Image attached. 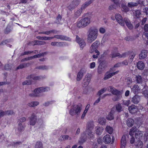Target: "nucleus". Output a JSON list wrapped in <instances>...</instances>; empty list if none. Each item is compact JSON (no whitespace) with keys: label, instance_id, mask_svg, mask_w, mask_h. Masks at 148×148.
Returning <instances> with one entry per match:
<instances>
[{"label":"nucleus","instance_id":"nucleus-1","mask_svg":"<svg viewBox=\"0 0 148 148\" xmlns=\"http://www.w3.org/2000/svg\"><path fill=\"white\" fill-rule=\"evenodd\" d=\"M93 121L88 122L86 125V131L83 133L82 136H83L81 137L79 141V143L80 144L84 143L86 140V137H88L90 139L93 138L94 135L92 134V131L93 129L94 125Z\"/></svg>","mask_w":148,"mask_h":148},{"label":"nucleus","instance_id":"nucleus-2","mask_svg":"<svg viewBox=\"0 0 148 148\" xmlns=\"http://www.w3.org/2000/svg\"><path fill=\"white\" fill-rule=\"evenodd\" d=\"M79 19L76 23L77 27L79 28H82L88 25L90 22V18L88 17H85L79 20Z\"/></svg>","mask_w":148,"mask_h":148},{"label":"nucleus","instance_id":"nucleus-3","mask_svg":"<svg viewBox=\"0 0 148 148\" xmlns=\"http://www.w3.org/2000/svg\"><path fill=\"white\" fill-rule=\"evenodd\" d=\"M88 32L87 39L88 42L91 43L96 39L98 36V30L95 28H90Z\"/></svg>","mask_w":148,"mask_h":148},{"label":"nucleus","instance_id":"nucleus-4","mask_svg":"<svg viewBox=\"0 0 148 148\" xmlns=\"http://www.w3.org/2000/svg\"><path fill=\"white\" fill-rule=\"evenodd\" d=\"M50 88L47 87H40L34 90V93L29 94L30 97H38L40 96V93L49 90Z\"/></svg>","mask_w":148,"mask_h":148},{"label":"nucleus","instance_id":"nucleus-5","mask_svg":"<svg viewBox=\"0 0 148 148\" xmlns=\"http://www.w3.org/2000/svg\"><path fill=\"white\" fill-rule=\"evenodd\" d=\"M81 106L79 105H74L72 106L71 108L69 111V113L70 115L73 116L75 115H78L81 110Z\"/></svg>","mask_w":148,"mask_h":148},{"label":"nucleus","instance_id":"nucleus-6","mask_svg":"<svg viewBox=\"0 0 148 148\" xmlns=\"http://www.w3.org/2000/svg\"><path fill=\"white\" fill-rule=\"evenodd\" d=\"M108 91L110 92L113 94L115 95L112 99L114 101H116L118 100L119 96V95L120 94V91L118 90L112 86H110Z\"/></svg>","mask_w":148,"mask_h":148},{"label":"nucleus","instance_id":"nucleus-7","mask_svg":"<svg viewBox=\"0 0 148 148\" xmlns=\"http://www.w3.org/2000/svg\"><path fill=\"white\" fill-rule=\"evenodd\" d=\"M81 0H73L67 8L69 10L71 11L77 7L80 3Z\"/></svg>","mask_w":148,"mask_h":148},{"label":"nucleus","instance_id":"nucleus-8","mask_svg":"<svg viewBox=\"0 0 148 148\" xmlns=\"http://www.w3.org/2000/svg\"><path fill=\"white\" fill-rule=\"evenodd\" d=\"M29 124L30 125L34 126L36 124L37 121V117L34 113L32 114L30 117H29Z\"/></svg>","mask_w":148,"mask_h":148},{"label":"nucleus","instance_id":"nucleus-9","mask_svg":"<svg viewBox=\"0 0 148 148\" xmlns=\"http://www.w3.org/2000/svg\"><path fill=\"white\" fill-rule=\"evenodd\" d=\"M114 138L113 136L112 140L110 135L109 134H106L104 136L103 138V140L106 144H109L111 142V141L112 143H113L114 141Z\"/></svg>","mask_w":148,"mask_h":148},{"label":"nucleus","instance_id":"nucleus-10","mask_svg":"<svg viewBox=\"0 0 148 148\" xmlns=\"http://www.w3.org/2000/svg\"><path fill=\"white\" fill-rule=\"evenodd\" d=\"M76 40L80 47V49L82 50L86 45L84 40L79 38L77 35L76 36Z\"/></svg>","mask_w":148,"mask_h":148},{"label":"nucleus","instance_id":"nucleus-11","mask_svg":"<svg viewBox=\"0 0 148 148\" xmlns=\"http://www.w3.org/2000/svg\"><path fill=\"white\" fill-rule=\"evenodd\" d=\"M99 42L96 40L93 43L90 47L89 52L90 53H93L94 52L95 50L97 49L99 45Z\"/></svg>","mask_w":148,"mask_h":148},{"label":"nucleus","instance_id":"nucleus-12","mask_svg":"<svg viewBox=\"0 0 148 148\" xmlns=\"http://www.w3.org/2000/svg\"><path fill=\"white\" fill-rule=\"evenodd\" d=\"M115 109L114 108H112L111 111L106 117L107 119L108 120H111L114 119V114L115 112Z\"/></svg>","mask_w":148,"mask_h":148},{"label":"nucleus","instance_id":"nucleus-13","mask_svg":"<svg viewBox=\"0 0 148 148\" xmlns=\"http://www.w3.org/2000/svg\"><path fill=\"white\" fill-rule=\"evenodd\" d=\"M128 110L132 114H134L137 112L138 110L137 107L133 105L129 106Z\"/></svg>","mask_w":148,"mask_h":148},{"label":"nucleus","instance_id":"nucleus-14","mask_svg":"<svg viewBox=\"0 0 148 148\" xmlns=\"http://www.w3.org/2000/svg\"><path fill=\"white\" fill-rule=\"evenodd\" d=\"M58 32V31L56 30L53 29L47 31H46L39 32L38 33L39 34H45L47 35H49L51 33H53L54 34H57Z\"/></svg>","mask_w":148,"mask_h":148},{"label":"nucleus","instance_id":"nucleus-15","mask_svg":"<svg viewBox=\"0 0 148 148\" xmlns=\"http://www.w3.org/2000/svg\"><path fill=\"white\" fill-rule=\"evenodd\" d=\"M14 113V112L13 111L11 110H8L5 111V112L3 111L2 110H0V119L5 114H7L8 115L12 114Z\"/></svg>","mask_w":148,"mask_h":148},{"label":"nucleus","instance_id":"nucleus-16","mask_svg":"<svg viewBox=\"0 0 148 148\" xmlns=\"http://www.w3.org/2000/svg\"><path fill=\"white\" fill-rule=\"evenodd\" d=\"M148 51L146 50H142L139 55V58L140 59H143L147 56Z\"/></svg>","mask_w":148,"mask_h":148},{"label":"nucleus","instance_id":"nucleus-17","mask_svg":"<svg viewBox=\"0 0 148 148\" xmlns=\"http://www.w3.org/2000/svg\"><path fill=\"white\" fill-rule=\"evenodd\" d=\"M91 75L90 74H88L87 76V79H85L84 80V84H83V87H85L87 86L89 84L90 82V80L91 78Z\"/></svg>","mask_w":148,"mask_h":148},{"label":"nucleus","instance_id":"nucleus-18","mask_svg":"<svg viewBox=\"0 0 148 148\" xmlns=\"http://www.w3.org/2000/svg\"><path fill=\"white\" fill-rule=\"evenodd\" d=\"M118 72V71H116L112 73H110L109 72H107L106 73V76L104 77L103 79L104 80L107 79L115 74H117Z\"/></svg>","mask_w":148,"mask_h":148},{"label":"nucleus","instance_id":"nucleus-19","mask_svg":"<svg viewBox=\"0 0 148 148\" xmlns=\"http://www.w3.org/2000/svg\"><path fill=\"white\" fill-rule=\"evenodd\" d=\"M42 78V77L40 76H34V75L31 74L27 76L26 78L30 79H32L33 80H40Z\"/></svg>","mask_w":148,"mask_h":148},{"label":"nucleus","instance_id":"nucleus-20","mask_svg":"<svg viewBox=\"0 0 148 148\" xmlns=\"http://www.w3.org/2000/svg\"><path fill=\"white\" fill-rule=\"evenodd\" d=\"M94 0H90V1L86 2L85 3L83 4L81 7V9L82 10L85 9L90 4L92 3Z\"/></svg>","mask_w":148,"mask_h":148},{"label":"nucleus","instance_id":"nucleus-21","mask_svg":"<svg viewBox=\"0 0 148 148\" xmlns=\"http://www.w3.org/2000/svg\"><path fill=\"white\" fill-rule=\"evenodd\" d=\"M138 68L140 70H143L145 67V66L144 63L142 61H139L137 64Z\"/></svg>","mask_w":148,"mask_h":148},{"label":"nucleus","instance_id":"nucleus-22","mask_svg":"<svg viewBox=\"0 0 148 148\" xmlns=\"http://www.w3.org/2000/svg\"><path fill=\"white\" fill-rule=\"evenodd\" d=\"M83 75V70L81 69L78 73L77 75L76 80L79 81L82 78Z\"/></svg>","mask_w":148,"mask_h":148},{"label":"nucleus","instance_id":"nucleus-23","mask_svg":"<svg viewBox=\"0 0 148 148\" xmlns=\"http://www.w3.org/2000/svg\"><path fill=\"white\" fill-rule=\"evenodd\" d=\"M51 38L52 39L56 38L58 39H60L62 40H66V37L61 35H55L53 36H51Z\"/></svg>","mask_w":148,"mask_h":148},{"label":"nucleus","instance_id":"nucleus-24","mask_svg":"<svg viewBox=\"0 0 148 148\" xmlns=\"http://www.w3.org/2000/svg\"><path fill=\"white\" fill-rule=\"evenodd\" d=\"M124 21L126 25L129 29H133V26L128 19L127 18H125L124 19Z\"/></svg>","mask_w":148,"mask_h":148},{"label":"nucleus","instance_id":"nucleus-25","mask_svg":"<svg viewBox=\"0 0 148 148\" xmlns=\"http://www.w3.org/2000/svg\"><path fill=\"white\" fill-rule=\"evenodd\" d=\"M126 143V136L124 135L122 136L121 140V148L124 147Z\"/></svg>","mask_w":148,"mask_h":148},{"label":"nucleus","instance_id":"nucleus-26","mask_svg":"<svg viewBox=\"0 0 148 148\" xmlns=\"http://www.w3.org/2000/svg\"><path fill=\"white\" fill-rule=\"evenodd\" d=\"M140 101V98L138 95H135L133 97L132 99V101L135 104H137Z\"/></svg>","mask_w":148,"mask_h":148},{"label":"nucleus","instance_id":"nucleus-27","mask_svg":"<svg viewBox=\"0 0 148 148\" xmlns=\"http://www.w3.org/2000/svg\"><path fill=\"white\" fill-rule=\"evenodd\" d=\"M30 64L29 63H24L20 64L18 66L16 67V69H23L24 67L29 66Z\"/></svg>","mask_w":148,"mask_h":148},{"label":"nucleus","instance_id":"nucleus-28","mask_svg":"<svg viewBox=\"0 0 148 148\" xmlns=\"http://www.w3.org/2000/svg\"><path fill=\"white\" fill-rule=\"evenodd\" d=\"M138 131L137 129V128L135 127H133L130 130L129 134L132 136L134 135V134L136 133H137Z\"/></svg>","mask_w":148,"mask_h":148},{"label":"nucleus","instance_id":"nucleus-29","mask_svg":"<svg viewBox=\"0 0 148 148\" xmlns=\"http://www.w3.org/2000/svg\"><path fill=\"white\" fill-rule=\"evenodd\" d=\"M51 45L54 46H57L60 47L63 46L62 42H52L51 43Z\"/></svg>","mask_w":148,"mask_h":148},{"label":"nucleus","instance_id":"nucleus-30","mask_svg":"<svg viewBox=\"0 0 148 148\" xmlns=\"http://www.w3.org/2000/svg\"><path fill=\"white\" fill-rule=\"evenodd\" d=\"M70 140L71 138L69 137V136L68 135H64L61 136L59 138V140L60 141H62L63 140H67L69 139Z\"/></svg>","mask_w":148,"mask_h":148},{"label":"nucleus","instance_id":"nucleus-31","mask_svg":"<svg viewBox=\"0 0 148 148\" xmlns=\"http://www.w3.org/2000/svg\"><path fill=\"white\" fill-rule=\"evenodd\" d=\"M43 55L44 54L43 53H39L38 54H36L33 56L28 57V60H30L33 58H40L41 56H43Z\"/></svg>","mask_w":148,"mask_h":148},{"label":"nucleus","instance_id":"nucleus-32","mask_svg":"<svg viewBox=\"0 0 148 148\" xmlns=\"http://www.w3.org/2000/svg\"><path fill=\"white\" fill-rule=\"evenodd\" d=\"M131 89L132 91L134 93L138 92L140 90V88L138 86L136 85L134 86Z\"/></svg>","mask_w":148,"mask_h":148},{"label":"nucleus","instance_id":"nucleus-33","mask_svg":"<svg viewBox=\"0 0 148 148\" xmlns=\"http://www.w3.org/2000/svg\"><path fill=\"white\" fill-rule=\"evenodd\" d=\"M98 122L100 124L104 125L106 124V119L104 117H101L98 119Z\"/></svg>","mask_w":148,"mask_h":148},{"label":"nucleus","instance_id":"nucleus-34","mask_svg":"<svg viewBox=\"0 0 148 148\" xmlns=\"http://www.w3.org/2000/svg\"><path fill=\"white\" fill-rule=\"evenodd\" d=\"M134 123V121L132 119H129L127 121V124L129 127H132Z\"/></svg>","mask_w":148,"mask_h":148},{"label":"nucleus","instance_id":"nucleus-35","mask_svg":"<svg viewBox=\"0 0 148 148\" xmlns=\"http://www.w3.org/2000/svg\"><path fill=\"white\" fill-rule=\"evenodd\" d=\"M143 135V134L142 132L138 131L137 133H136L135 137L136 138H138L139 139L142 137Z\"/></svg>","mask_w":148,"mask_h":148},{"label":"nucleus","instance_id":"nucleus-36","mask_svg":"<svg viewBox=\"0 0 148 148\" xmlns=\"http://www.w3.org/2000/svg\"><path fill=\"white\" fill-rule=\"evenodd\" d=\"M18 130L19 132H21L23 131L25 127V125H23L21 123H19L18 124Z\"/></svg>","mask_w":148,"mask_h":148},{"label":"nucleus","instance_id":"nucleus-37","mask_svg":"<svg viewBox=\"0 0 148 148\" xmlns=\"http://www.w3.org/2000/svg\"><path fill=\"white\" fill-rule=\"evenodd\" d=\"M62 18V16L60 15V14H58L56 18V21L55 23L57 24H62V23L61 22V21Z\"/></svg>","mask_w":148,"mask_h":148},{"label":"nucleus","instance_id":"nucleus-38","mask_svg":"<svg viewBox=\"0 0 148 148\" xmlns=\"http://www.w3.org/2000/svg\"><path fill=\"white\" fill-rule=\"evenodd\" d=\"M103 129V128L102 127H99L97 128L96 130V132L97 134L99 135H101Z\"/></svg>","mask_w":148,"mask_h":148},{"label":"nucleus","instance_id":"nucleus-39","mask_svg":"<svg viewBox=\"0 0 148 148\" xmlns=\"http://www.w3.org/2000/svg\"><path fill=\"white\" fill-rule=\"evenodd\" d=\"M107 90V88H103L101 89L98 92L97 95L99 97H100L101 95L105 92Z\"/></svg>","mask_w":148,"mask_h":148},{"label":"nucleus","instance_id":"nucleus-40","mask_svg":"<svg viewBox=\"0 0 148 148\" xmlns=\"http://www.w3.org/2000/svg\"><path fill=\"white\" fill-rule=\"evenodd\" d=\"M39 102L38 101H33L28 103V106L30 107H34L39 104Z\"/></svg>","mask_w":148,"mask_h":148},{"label":"nucleus","instance_id":"nucleus-41","mask_svg":"<svg viewBox=\"0 0 148 148\" xmlns=\"http://www.w3.org/2000/svg\"><path fill=\"white\" fill-rule=\"evenodd\" d=\"M106 131L109 134H111L113 132V128L109 126H107L106 128Z\"/></svg>","mask_w":148,"mask_h":148},{"label":"nucleus","instance_id":"nucleus-42","mask_svg":"<svg viewBox=\"0 0 148 148\" xmlns=\"http://www.w3.org/2000/svg\"><path fill=\"white\" fill-rule=\"evenodd\" d=\"M43 145L42 143L40 141H38L36 143L35 145V148H42Z\"/></svg>","mask_w":148,"mask_h":148},{"label":"nucleus","instance_id":"nucleus-43","mask_svg":"<svg viewBox=\"0 0 148 148\" xmlns=\"http://www.w3.org/2000/svg\"><path fill=\"white\" fill-rule=\"evenodd\" d=\"M135 145L137 147L141 148L143 147V144L142 141L139 140H138L137 142L136 143Z\"/></svg>","mask_w":148,"mask_h":148},{"label":"nucleus","instance_id":"nucleus-44","mask_svg":"<svg viewBox=\"0 0 148 148\" xmlns=\"http://www.w3.org/2000/svg\"><path fill=\"white\" fill-rule=\"evenodd\" d=\"M143 93L145 97H148V89L147 88V87H145L142 90Z\"/></svg>","mask_w":148,"mask_h":148},{"label":"nucleus","instance_id":"nucleus-45","mask_svg":"<svg viewBox=\"0 0 148 148\" xmlns=\"http://www.w3.org/2000/svg\"><path fill=\"white\" fill-rule=\"evenodd\" d=\"M138 4V2H131L129 3L128 4V6L130 8H133L137 6Z\"/></svg>","mask_w":148,"mask_h":148},{"label":"nucleus","instance_id":"nucleus-46","mask_svg":"<svg viewBox=\"0 0 148 148\" xmlns=\"http://www.w3.org/2000/svg\"><path fill=\"white\" fill-rule=\"evenodd\" d=\"M82 10L81 9L77 10L74 14L75 17L76 18H77L82 13Z\"/></svg>","mask_w":148,"mask_h":148},{"label":"nucleus","instance_id":"nucleus-47","mask_svg":"<svg viewBox=\"0 0 148 148\" xmlns=\"http://www.w3.org/2000/svg\"><path fill=\"white\" fill-rule=\"evenodd\" d=\"M120 54L119 53H116L114 52H112L111 54L110 55V57L112 58H114L116 57L119 56Z\"/></svg>","mask_w":148,"mask_h":148},{"label":"nucleus","instance_id":"nucleus-48","mask_svg":"<svg viewBox=\"0 0 148 148\" xmlns=\"http://www.w3.org/2000/svg\"><path fill=\"white\" fill-rule=\"evenodd\" d=\"M48 67L45 65L40 66L37 67L36 69L42 70H47L48 69Z\"/></svg>","mask_w":148,"mask_h":148},{"label":"nucleus","instance_id":"nucleus-49","mask_svg":"<svg viewBox=\"0 0 148 148\" xmlns=\"http://www.w3.org/2000/svg\"><path fill=\"white\" fill-rule=\"evenodd\" d=\"M134 16L136 18H138L141 14V13L140 10H137L135 11L134 12Z\"/></svg>","mask_w":148,"mask_h":148},{"label":"nucleus","instance_id":"nucleus-50","mask_svg":"<svg viewBox=\"0 0 148 148\" xmlns=\"http://www.w3.org/2000/svg\"><path fill=\"white\" fill-rule=\"evenodd\" d=\"M115 18L116 21L119 24H120V14H116L115 15Z\"/></svg>","mask_w":148,"mask_h":148},{"label":"nucleus","instance_id":"nucleus-51","mask_svg":"<svg viewBox=\"0 0 148 148\" xmlns=\"http://www.w3.org/2000/svg\"><path fill=\"white\" fill-rule=\"evenodd\" d=\"M103 70L102 68V66L101 64H100L98 66V68L97 71L99 73H101L103 71Z\"/></svg>","mask_w":148,"mask_h":148},{"label":"nucleus","instance_id":"nucleus-52","mask_svg":"<svg viewBox=\"0 0 148 148\" xmlns=\"http://www.w3.org/2000/svg\"><path fill=\"white\" fill-rule=\"evenodd\" d=\"M136 80L138 83H141L142 81V79L141 76L138 75L136 77Z\"/></svg>","mask_w":148,"mask_h":148},{"label":"nucleus","instance_id":"nucleus-53","mask_svg":"<svg viewBox=\"0 0 148 148\" xmlns=\"http://www.w3.org/2000/svg\"><path fill=\"white\" fill-rule=\"evenodd\" d=\"M122 6L125 12H127L129 11L130 9L129 8L125 5L122 4Z\"/></svg>","mask_w":148,"mask_h":148},{"label":"nucleus","instance_id":"nucleus-54","mask_svg":"<svg viewBox=\"0 0 148 148\" xmlns=\"http://www.w3.org/2000/svg\"><path fill=\"white\" fill-rule=\"evenodd\" d=\"M122 6L125 12H127L129 11L130 9L129 8L125 5L122 4Z\"/></svg>","mask_w":148,"mask_h":148},{"label":"nucleus","instance_id":"nucleus-55","mask_svg":"<svg viewBox=\"0 0 148 148\" xmlns=\"http://www.w3.org/2000/svg\"><path fill=\"white\" fill-rule=\"evenodd\" d=\"M33 53H34V51H25L21 54V55L24 56L26 55H28Z\"/></svg>","mask_w":148,"mask_h":148},{"label":"nucleus","instance_id":"nucleus-56","mask_svg":"<svg viewBox=\"0 0 148 148\" xmlns=\"http://www.w3.org/2000/svg\"><path fill=\"white\" fill-rule=\"evenodd\" d=\"M26 118L25 117H23L20 119H18V122L19 123H21L22 122H23L25 121Z\"/></svg>","mask_w":148,"mask_h":148},{"label":"nucleus","instance_id":"nucleus-57","mask_svg":"<svg viewBox=\"0 0 148 148\" xmlns=\"http://www.w3.org/2000/svg\"><path fill=\"white\" fill-rule=\"evenodd\" d=\"M32 83V81L30 80H26L23 82L22 84L23 85H29L31 84Z\"/></svg>","mask_w":148,"mask_h":148},{"label":"nucleus","instance_id":"nucleus-58","mask_svg":"<svg viewBox=\"0 0 148 148\" xmlns=\"http://www.w3.org/2000/svg\"><path fill=\"white\" fill-rule=\"evenodd\" d=\"M11 31V29L9 27L7 26L4 31V33L5 34H8Z\"/></svg>","mask_w":148,"mask_h":148},{"label":"nucleus","instance_id":"nucleus-59","mask_svg":"<svg viewBox=\"0 0 148 148\" xmlns=\"http://www.w3.org/2000/svg\"><path fill=\"white\" fill-rule=\"evenodd\" d=\"M116 110L118 112H120V104L119 103L118 104L116 105Z\"/></svg>","mask_w":148,"mask_h":148},{"label":"nucleus","instance_id":"nucleus-60","mask_svg":"<svg viewBox=\"0 0 148 148\" xmlns=\"http://www.w3.org/2000/svg\"><path fill=\"white\" fill-rule=\"evenodd\" d=\"M123 104L126 106H128L130 104L129 100H125L123 101Z\"/></svg>","mask_w":148,"mask_h":148},{"label":"nucleus","instance_id":"nucleus-61","mask_svg":"<svg viewBox=\"0 0 148 148\" xmlns=\"http://www.w3.org/2000/svg\"><path fill=\"white\" fill-rule=\"evenodd\" d=\"M52 39L51 37L42 36V40H49Z\"/></svg>","mask_w":148,"mask_h":148},{"label":"nucleus","instance_id":"nucleus-62","mask_svg":"<svg viewBox=\"0 0 148 148\" xmlns=\"http://www.w3.org/2000/svg\"><path fill=\"white\" fill-rule=\"evenodd\" d=\"M129 55L128 53H124L121 55V58H124L127 56Z\"/></svg>","mask_w":148,"mask_h":148},{"label":"nucleus","instance_id":"nucleus-63","mask_svg":"<svg viewBox=\"0 0 148 148\" xmlns=\"http://www.w3.org/2000/svg\"><path fill=\"white\" fill-rule=\"evenodd\" d=\"M99 32L101 34L104 33L105 32L106 30L103 27H101L99 29Z\"/></svg>","mask_w":148,"mask_h":148},{"label":"nucleus","instance_id":"nucleus-64","mask_svg":"<svg viewBox=\"0 0 148 148\" xmlns=\"http://www.w3.org/2000/svg\"><path fill=\"white\" fill-rule=\"evenodd\" d=\"M4 69L5 70H8L10 69V68L8 64H6L4 66Z\"/></svg>","mask_w":148,"mask_h":148}]
</instances>
